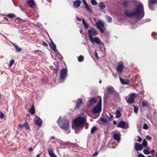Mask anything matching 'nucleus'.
Returning <instances> with one entry per match:
<instances>
[{
	"label": "nucleus",
	"mask_w": 157,
	"mask_h": 157,
	"mask_svg": "<svg viewBox=\"0 0 157 157\" xmlns=\"http://www.w3.org/2000/svg\"><path fill=\"white\" fill-rule=\"evenodd\" d=\"M157 34L156 33H152V34H151V36H155V35H156Z\"/></svg>",
	"instance_id": "0e129e2a"
},
{
	"label": "nucleus",
	"mask_w": 157,
	"mask_h": 157,
	"mask_svg": "<svg viewBox=\"0 0 157 157\" xmlns=\"http://www.w3.org/2000/svg\"><path fill=\"white\" fill-rule=\"evenodd\" d=\"M143 128L144 129L147 130L148 129V127L146 124H144L143 125Z\"/></svg>",
	"instance_id": "c03bdc74"
},
{
	"label": "nucleus",
	"mask_w": 157,
	"mask_h": 157,
	"mask_svg": "<svg viewBox=\"0 0 157 157\" xmlns=\"http://www.w3.org/2000/svg\"><path fill=\"white\" fill-rule=\"evenodd\" d=\"M91 4L94 6H97L98 5V3L95 0H91L90 1Z\"/></svg>",
	"instance_id": "c9c22d12"
},
{
	"label": "nucleus",
	"mask_w": 157,
	"mask_h": 157,
	"mask_svg": "<svg viewBox=\"0 0 157 157\" xmlns=\"http://www.w3.org/2000/svg\"><path fill=\"white\" fill-rule=\"evenodd\" d=\"M29 112L31 113V114L33 115L35 113V109L33 106V105L31 108L29 110Z\"/></svg>",
	"instance_id": "c756f323"
},
{
	"label": "nucleus",
	"mask_w": 157,
	"mask_h": 157,
	"mask_svg": "<svg viewBox=\"0 0 157 157\" xmlns=\"http://www.w3.org/2000/svg\"><path fill=\"white\" fill-rule=\"evenodd\" d=\"M124 13L127 17H132L134 16L138 19L142 18L144 15L143 6L142 3H139L133 11L131 10H126L124 11Z\"/></svg>",
	"instance_id": "f257e3e1"
},
{
	"label": "nucleus",
	"mask_w": 157,
	"mask_h": 157,
	"mask_svg": "<svg viewBox=\"0 0 157 157\" xmlns=\"http://www.w3.org/2000/svg\"><path fill=\"white\" fill-rule=\"evenodd\" d=\"M95 56L98 59L99 57L98 56V54L96 51L95 52Z\"/></svg>",
	"instance_id": "13d9d810"
},
{
	"label": "nucleus",
	"mask_w": 157,
	"mask_h": 157,
	"mask_svg": "<svg viewBox=\"0 0 157 157\" xmlns=\"http://www.w3.org/2000/svg\"><path fill=\"white\" fill-rule=\"evenodd\" d=\"M142 144L143 145V147H147V142L145 139H144L143 141Z\"/></svg>",
	"instance_id": "473e14b6"
},
{
	"label": "nucleus",
	"mask_w": 157,
	"mask_h": 157,
	"mask_svg": "<svg viewBox=\"0 0 157 157\" xmlns=\"http://www.w3.org/2000/svg\"><path fill=\"white\" fill-rule=\"evenodd\" d=\"M37 118H38L35 120V123L36 125L38 126H41L42 123V121L39 117H38Z\"/></svg>",
	"instance_id": "dca6fc26"
},
{
	"label": "nucleus",
	"mask_w": 157,
	"mask_h": 157,
	"mask_svg": "<svg viewBox=\"0 0 157 157\" xmlns=\"http://www.w3.org/2000/svg\"><path fill=\"white\" fill-rule=\"evenodd\" d=\"M89 37L90 38L93 36H95L98 34L97 30L93 27H91L88 31Z\"/></svg>",
	"instance_id": "6e6552de"
},
{
	"label": "nucleus",
	"mask_w": 157,
	"mask_h": 157,
	"mask_svg": "<svg viewBox=\"0 0 157 157\" xmlns=\"http://www.w3.org/2000/svg\"><path fill=\"white\" fill-rule=\"evenodd\" d=\"M44 45L45 46H48V44L44 42Z\"/></svg>",
	"instance_id": "e2e57ef3"
},
{
	"label": "nucleus",
	"mask_w": 157,
	"mask_h": 157,
	"mask_svg": "<svg viewBox=\"0 0 157 157\" xmlns=\"http://www.w3.org/2000/svg\"><path fill=\"white\" fill-rule=\"evenodd\" d=\"M33 150V148L32 147H30L29 149V151H31Z\"/></svg>",
	"instance_id": "69168bd1"
},
{
	"label": "nucleus",
	"mask_w": 157,
	"mask_h": 157,
	"mask_svg": "<svg viewBox=\"0 0 157 157\" xmlns=\"http://www.w3.org/2000/svg\"><path fill=\"white\" fill-rule=\"evenodd\" d=\"M48 151L49 155L50 157H57L54 154L53 150L50 148L48 149Z\"/></svg>",
	"instance_id": "aec40b11"
},
{
	"label": "nucleus",
	"mask_w": 157,
	"mask_h": 157,
	"mask_svg": "<svg viewBox=\"0 0 157 157\" xmlns=\"http://www.w3.org/2000/svg\"><path fill=\"white\" fill-rule=\"evenodd\" d=\"M14 63V60L12 59L11 60L9 63V66L10 67H11Z\"/></svg>",
	"instance_id": "58836bf2"
},
{
	"label": "nucleus",
	"mask_w": 157,
	"mask_h": 157,
	"mask_svg": "<svg viewBox=\"0 0 157 157\" xmlns=\"http://www.w3.org/2000/svg\"><path fill=\"white\" fill-rule=\"evenodd\" d=\"M3 117H4L3 114L2 112H1L0 113V118H2Z\"/></svg>",
	"instance_id": "603ef678"
},
{
	"label": "nucleus",
	"mask_w": 157,
	"mask_h": 157,
	"mask_svg": "<svg viewBox=\"0 0 157 157\" xmlns=\"http://www.w3.org/2000/svg\"><path fill=\"white\" fill-rule=\"evenodd\" d=\"M89 102L90 104H94L96 102L97 99L95 98H91L89 100Z\"/></svg>",
	"instance_id": "393cba45"
},
{
	"label": "nucleus",
	"mask_w": 157,
	"mask_h": 157,
	"mask_svg": "<svg viewBox=\"0 0 157 157\" xmlns=\"http://www.w3.org/2000/svg\"><path fill=\"white\" fill-rule=\"evenodd\" d=\"M120 80L121 82L123 84L127 85L129 84L130 83V80L124 79L121 78H120Z\"/></svg>",
	"instance_id": "f3484780"
},
{
	"label": "nucleus",
	"mask_w": 157,
	"mask_h": 157,
	"mask_svg": "<svg viewBox=\"0 0 157 157\" xmlns=\"http://www.w3.org/2000/svg\"><path fill=\"white\" fill-rule=\"evenodd\" d=\"M115 115H116V117L118 118L120 117L121 116V114L120 111L119 110H117L115 113Z\"/></svg>",
	"instance_id": "72a5a7b5"
},
{
	"label": "nucleus",
	"mask_w": 157,
	"mask_h": 157,
	"mask_svg": "<svg viewBox=\"0 0 157 157\" xmlns=\"http://www.w3.org/2000/svg\"><path fill=\"white\" fill-rule=\"evenodd\" d=\"M6 16L10 18H14L16 17V15L13 13H10L7 14Z\"/></svg>",
	"instance_id": "cd10ccee"
},
{
	"label": "nucleus",
	"mask_w": 157,
	"mask_h": 157,
	"mask_svg": "<svg viewBox=\"0 0 157 157\" xmlns=\"http://www.w3.org/2000/svg\"><path fill=\"white\" fill-rule=\"evenodd\" d=\"M28 3L30 5V7L32 8H33L35 6V2L33 0H29Z\"/></svg>",
	"instance_id": "a878e982"
},
{
	"label": "nucleus",
	"mask_w": 157,
	"mask_h": 157,
	"mask_svg": "<svg viewBox=\"0 0 157 157\" xmlns=\"http://www.w3.org/2000/svg\"><path fill=\"white\" fill-rule=\"evenodd\" d=\"M100 121L103 123H105L107 122L108 121L106 118L104 117H101L100 118L99 121Z\"/></svg>",
	"instance_id": "7c9ffc66"
},
{
	"label": "nucleus",
	"mask_w": 157,
	"mask_h": 157,
	"mask_svg": "<svg viewBox=\"0 0 157 157\" xmlns=\"http://www.w3.org/2000/svg\"><path fill=\"white\" fill-rule=\"evenodd\" d=\"M134 147L136 151H140L143 149L142 145L138 143H135Z\"/></svg>",
	"instance_id": "f8f14e48"
},
{
	"label": "nucleus",
	"mask_w": 157,
	"mask_h": 157,
	"mask_svg": "<svg viewBox=\"0 0 157 157\" xmlns=\"http://www.w3.org/2000/svg\"><path fill=\"white\" fill-rule=\"evenodd\" d=\"M99 6L101 9H103L105 7V5L102 2H101L99 3Z\"/></svg>",
	"instance_id": "2f4dec72"
},
{
	"label": "nucleus",
	"mask_w": 157,
	"mask_h": 157,
	"mask_svg": "<svg viewBox=\"0 0 157 157\" xmlns=\"http://www.w3.org/2000/svg\"><path fill=\"white\" fill-rule=\"evenodd\" d=\"M102 100L100 98L97 105L92 110V112L94 114H96L101 112V110Z\"/></svg>",
	"instance_id": "39448f33"
},
{
	"label": "nucleus",
	"mask_w": 157,
	"mask_h": 157,
	"mask_svg": "<svg viewBox=\"0 0 157 157\" xmlns=\"http://www.w3.org/2000/svg\"><path fill=\"white\" fill-rule=\"evenodd\" d=\"M58 69H59V68L57 67L56 68H54V71H53L54 72V73H56L58 71Z\"/></svg>",
	"instance_id": "de8ad7c7"
},
{
	"label": "nucleus",
	"mask_w": 157,
	"mask_h": 157,
	"mask_svg": "<svg viewBox=\"0 0 157 157\" xmlns=\"http://www.w3.org/2000/svg\"><path fill=\"white\" fill-rule=\"evenodd\" d=\"M83 59L84 57L81 55L78 58V60L79 62H82L83 61Z\"/></svg>",
	"instance_id": "e433bc0d"
},
{
	"label": "nucleus",
	"mask_w": 157,
	"mask_h": 157,
	"mask_svg": "<svg viewBox=\"0 0 157 157\" xmlns=\"http://www.w3.org/2000/svg\"><path fill=\"white\" fill-rule=\"evenodd\" d=\"M138 157H145L143 154H140L138 155Z\"/></svg>",
	"instance_id": "864d4df0"
},
{
	"label": "nucleus",
	"mask_w": 157,
	"mask_h": 157,
	"mask_svg": "<svg viewBox=\"0 0 157 157\" xmlns=\"http://www.w3.org/2000/svg\"><path fill=\"white\" fill-rule=\"evenodd\" d=\"M68 71L67 68H64L60 71V82H63L66 78L67 75Z\"/></svg>",
	"instance_id": "20e7f679"
},
{
	"label": "nucleus",
	"mask_w": 157,
	"mask_h": 157,
	"mask_svg": "<svg viewBox=\"0 0 157 157\" xmlns=\"http://www.w3.org/2000/svg\"><path fill=\"white\" fill-rule=\"evenodd\" d=\"M98 44L99 45V47L101 49V50L102 48H104V45L103 43L101 41V43L99 44Z\"/></svg>",
	"instance_id": "79ce46f5"
},
{
	"label": "nucleus",
	"mask_w": 157,
	"mask_h": 157,
	"mask_svg": "<svg viewBox=\"0 0 157 157\" xmlns=\"http://www.w3.org/2000/svg\"><path fill=\"white\" fill-rule=\"evenodd\" d=\"M19 126L22 129L25 128L27 130L30 129L29 125L27 121H25L23 124H19Z\"/></svg>",
	"instance_id": "4468645a"
},
{
	"label": "nucleus",
	"mask_w": 157,
	"mask_h": 157,
	"mask_svg": "<svg viewBox=\"0 0 157 157\" xmlns=\"http://www.w3.org/2000/svg\"><path fill=\"white\" fill-rule=\"evenodd\" d=\"M99 116V114H97V115L95 116H92V117L94 119H96V118H97V117H98Z\"/></svg>",
	"instance_id": "6e6d98bb"
},
{
	"label": "nucleus",
	"mask_w": 157,
	"mask_h": 157,
	"mask_svg": "<svg viewBox=\"0 0 157 157\" xmlns=\"http://www.w3.org/2000/svg\"><path fill=\"white\" fill-rule=\"evenodd\" d=\"M85 122V118L82 117H79L74 120L72 128L75 129V133H78L79 132Z\"/></svg>",
	"instance_id": "f03ea898"
},
{
	"label": "nucleus",
	"mask_w": 157,
	"mask_h": 157,
	"mask_svg": "<svg viewBox=\"0 0 157 157\" xmlns=\"http://www.w3.org/2000/svg\"><path fill=\"white\" fill-rule=\"evenodd\" d=\"M11 44L14 47L16 52H21L22 50L21 48H19L16 44L12 43Z\"/></svg>",
	"instance_id": "412c9836"
},
{
	"label": "nucleus",
	"mask_w": 157,
	"mask_h": 157,
	"mask_svg": "<svg viewBox=\"0 0 157 157\" xmlns=\"http://www.w3.org/2000/svg\"><path fill=\"white\" fill-rule=\"evenodd\" d=\"M146 117L147 119H150V118L149 116V115H148V114H146Z\"/></svg>",
	"instance_id": "052dcab7"
},
{
	"label": "nucleus",
	"mask_w": 157,
	"mask_h": 157,
	"mask_svg": "<svg viewBox=\"0 0 157 157\" xmlns=\"http://www.w3.org/2000/svg\"><path fill=\"white\" fill-rule=\"evenodd\" d=\"M82 23L85 28L86 29H87L89 27L88 24L85 21V20L83 18H82Z\"/></svg>",
	"instance_id": "bb28decb"
},
{
	"label": "nucleus",
	"mask_w": 157,
	"mask_h": 157,
	"mask_svg": "<svg viewBox=\"0 0 157 157\" xmlns=\"http://www.w3.org/2000/svg\"><path fill=\"white\" fill-rule=\"evenodd\" d=\"M112 94H113L115 97L116 98L118 97L119 95V94L118 93L116 92L115 90L113 92V93Z\"/></svg>",
	"instance_id": "ea45409f"
},
{
	"label": "nucleus",
	"mask_w": 157,
	"mask_h": 157,
	"mask_svg": "<svg viewBox=\"0 0 157 157\" xmlns=\"http://www.w3.org/2000/svg\"><path fill=\"white\" fill-rule=\"evenodd\" d=\"M146 138L148 140H151V137L148 135L146 136Z\"/></svg>",
	"instance_id": "8fccbe9b"
},
{
	"label": "nucleus",
	"mask_w": 157,
	"mask_h": 157,
	"mask_svg": "<svg viewBox=\"0 0 157 157\" xmlns=\"http://www.w3.org/2000/svg\"><path fill=\"white\" fill-rule=\"evenodd\" d=\"M19 8L22 11H24L22 7L21 6H19Z\"/></svg>",
	"instance_id": "bf43d9fd"
},
{
	"label": "nucleus",
	"mask_w": 157,
	"mask_h": 157,
	"mask_svg": "<svg viewBox=\"0 0 157 157\" xmlns=\"http://www.w3.org/2000/svg\"><path fill=\"white\" fill-rule=\"evenodd\" d=\"M57 122L61 128L64 130L65 133L68 134L70 132L69 121L65 117H59Z\"/></svg>",
	"instance_id": "7ed1b4c3"
},
{
	"label": "nucleus",
	"mask_w": 157,
	"mask_h": 157,
	"mask_svg": "<svg viewBox=\"0 0 157 157\" xmlns=\"http://www.w3.org/2000/svg\"><path fill=\"white\" fill-rule=\"evenodd\" d=\"M157 4V0H149L148 1V6L151 10H155V5Z\"/></svg>",
	"instance_id": "0eeeda50"
},
{
	"label": "nucleus",
	"mask_w": 157,
	"mask_h": 157,
	"mask_svg": "<svg viewBox=\"0 0 157 157\" xmlns=\"http://www.w3.org/2000/svg\"><path fill=\"white\" fill-rule=\"evenodd\" d=\"M155 151L154 150H152L151 151H150V154L154 153Z\"/></svg>",
	"instance_id": "680f3d73"
},
{
	"label": "nucleus",
	"mask_w": 157,
	"mask_h": 157,
	"mask_svg": "<svg viewBox=\"0 0 157 157\" xmlns=\"http://www.w3.org/2000/svg\"><path fill=\"white\" fill-rule=\"evenodd\" d=\"M128 4V2L127 1H124L123 3V5L124 7H126Z\"/></svg>",
	"instance_id": "a19ab883"
},
{
	"label": "nucleus",
	"mask_w": 157,
	"mask_h": 157,
	"mask_svg": "<svg viewBox=\"0 0 157 157\" xmlns=\"http://www.w3.org/2000/svg\"><path fill=\"white\" fill-rule=\"evenodd\" d=\"M143 152L146 155H148L150 154V151L146 149H144Z\"/></svg>",
	"instance_id": "4c0bfd02"
},
{
	"label": "nucleus",
	"mask_w": 157,
	"mask_h": 157,
	"mask_svg": "<svg viewBox=\"0 0 157 157\" xmlns=\"http://www.w3.org/2000/svg\"><path fill=\"white\" fill-rule=\"evenodd\" d=\"M124 67V65L122 64H119L117 66V71L118 73H121Z\"/></svg>",
	"instance_id": "6ab92c4d"
},
{
	"label": "nucleus",
	"mask_w": 157,
	"mask_h": 157,
	"mask_svg": "<svg viewBox=\"0 0 157 157\" xmlns=\"http://www.w3.org/2000/svg\"><path fill=\"white\" fill-rule=\"evenodd\" d=\"M113 117V116L110 113H109V116L108 117V118L110 119V118H111Z\"/></svg>",
	"instance_id": "5fc2aeb1"
},
{
	"label": "nucleus",
	"mask_w": 157,
	"mask_h": 157,
	"mask_svg": "<svg viewBox=\"0 0 157 157\" xmlns=\"http://www.w3.org/2000/svg\"><path fill=\"white\" fill-rule=\"evenodd\" d=\"M97 128L96 126H94L92 127V128L91 129V133H94L97 130Z\"/></svg>",
	"instance_id": "f704fd0d"
},
{
	"label": "nucleus",
	"mask_w": 157,
	"mask_h": 157,
	"mask_svg": "<svg viewBox=\"0 0 157 157\" xmlns=\"http://www.w3.org/2000/svg\"><path fill=\"white\" fill-rule=\"evenodd\" d=\"M137 138L138 139L137 140V141L140 142L142 140V138L140 137V136H137Z\"/></svg>",
	"instance_id": "49530a36"
},
{
	"label": "nucleus",
	"mask_w": 157,
	"mask_h": 157,
	"mask_svg": "<svg viewBox=\"0 0 157 157\" xmlns=\"http://www.w3.org/2000/svg\"><path fill=\"white\" fill-rule=\"evenodd\" d=\"M105 18L107 21L109 23H111L112 21V18L110 16H109L107 15H105Z\"/></svg>",
	"instance_id": "c85d7f7f"
},
{
	"label": "nucleus",
	"mask_w": 157,
	"mask_h": 157,
	"mask_svg": "<svg viewBox=\"0 0 157 157\" xmlns=\"http://www.w3.org/2000/svg\"><path fill=\"white\" fill-rule=\"evenodd\" d=\"M89 39L92 44L95 45V44H99L101 43V40L98 37H93L89 38Z\"/></svg>",
	"instance_id": "9d476101"
},
{
	"label": "nucleus",
	"mask_w": 157,
	"mask_h": 157,
	"mask_svg": "<svg viewBox=\"0 0 157 157\" xmlns=\"http://www.w3.org/2000/svg\"><path fill=\"white\" fill-rule=\"evenodd\" d=\"M120 134V133H119L118 134L116 133L114 134L113 136L114 139L117 141L120 140L121 139Z\"/></svg>",
	"instance_id": "4be33fe9"
},
{
	"label": "nucleus",
	"mask_w": 157,
	"mask_h": 157,
	"mask_svg": "<svg viewBox=\"0 0 157 157\" xmlns=\"http://www.w3.org/2000/svg\"><path fill=\"white\" fill-rule=\"evenodd\" d=\"M113 124H114V125H115V124H117V122H116V121H113Z\"/></svg>",
	"instance_id": "774afa93"
},
{
	"label": "nucleus",
	"mask_w": 157,
	"mask_h": 157,
	"mask_svg": "<svg viewBox=\"0 0 157 157\" xmlns=\"http://www.w3.org/2000/svg\"><path fill=\"white\" fill-rule=\"evenodd\" d=\"M136 97V94L135 93H132L129 94L128 96L126 98L127 102L130 104L134 102V99Z\"/></svg>",
	"instance_id": "423d86ee"
},
{
	"label": "nucleus",
	"mask_w": 157,
	"mask_h": 157,
	"mask_svg": "<svg viewBox=\"0 0 157 157\" xmlns=\"http://www.w3.org/2000/svg\"><path fill=\"white\" fill-rule=\"evenodd\" d=\"M82 2L84 4V5L86 7V10L90 12H91L92 10L90 9V8L89 7V6L88 5V4H87V3H86V1L85 0H82Z\"/></svg>",
	"instance_id": "5701e85b"
},
{
	"label": "nucleus",
	"mask_w": 157,
	"mask_h": 157,
	"mask_svg": "<svg viewBox=\"0 0 157 157\" xmlns=\"http://www.w3.org/2000/svg\"><path fill=\"white\" fill-rule=\"evenodd\" d=\"M134 109V112L136 113H137L138 110V107H136L135 105H133Z\"/></svg>",
	"instance_id": "37998d69"
},
{
	"label": "nucleus",
	"mask_w": 157,
	"mask_h": 157,
	"mask_svg": "<svg viewBox=\"0 0 157 157\" xmlns=\"http://www.w3.org/2000/svg\"><path fill=\"white\" fill-rule=\"evenodd\" d=\"M98 152H95L93 155V157H94L95 156H96L98 154Z\"/></svg>",
	"instance_id": "4d7b16f0"
},
{
	"label": "nucleus",
	"mask_w": 157,
	"mask_h": 157,
	"mask_svg": "<svg viewBox=\"0 0 157 157\" xmlns=\"http://www.w3.org/2000/svg\"><path fill=\"white\" fill-rule=\"evenodd\" d=\"M36 25L37 27H40L41 26V24L40 22H38L36 23Z\"/></svg>",
	"instance_id": "3c124183"
},
{
	"label": "nucleus",
	"mask_w": 157,
	"mask_h": 157,
	"mask_svg": "<svg viewBox=\"0 0 157 157\" xmlns=\"http://www.w3.org/2000/svg\"><path fill=\"white\" fill-rule=\"evenodd\" d=\"M95 25L96 27L100 30L102 33H104V31L101 29L102 27H104V24L103 21L101 20L98 21V22L95 23Z\"/></svg>",
	"instance_id": "1a4fd4ad"
},
{
	"label": "nucleus",
	"mask_w": 157,
	"mask_h": 157,
	"mask_svg": "<svg viewBox=\"0 0 157 157\" xmlns=\"http://www.w3.org/2000/svg\"><path fill=\"white\" fill-rule=\"evenodd\" d=\"M117 127L125 129L128 128V125L124 121H121L117 125Z\"/></svg>",
	"instance_id": "9b49d317"
},
{
	"label": "nucleus",
	"mask_w": 157,
	"mask_h": 157,
	"mask_svg": "<svg viewBox=\"0 0 157 157\" xmlns=\"http://www.w3.org/2000/svg\"><path fill=\"white\" fill-rule=\"evenodd\" d=\"M49 44L50 48H51L52 51H54L55 52L59 54V53L58 52L56 49V44H54L52 41L50 42Z\"/></svg>",
	"instance_id": "ddd939ff"
},
{
	"label": "nucleus",
	"mask_w": 157,
	"mask_h": 157,
	"mask_svg": "<svg viewBox=\"0 0 157 157\" xmlns=\"http://www.w3.org/2000/svg\"><path fill=\"white\" fill-rule=\"evenodd\" d=\"M142 104L143 107H146L147 106V103L144 101L142 102Z\"/></svg>",
	"instance_id": "a18cd8bd"
},
{
	"label": "nucleus",
	"mask_w": 157,
	"mask_h": 157,
	"mask_svg": "<svg viewBox=\"0 0 157 157\" xmlns=\"http://www.w3.org/2000/svg\"><path fill=\"white\" fill-rule=\"evenodd\" d=\"M82 100L81 99H79L78 100L76 103V105L75 108V109H77L79 108L82 103Z\"/></svg>",
	"instance_id": "a211bd4d"
},
{
	"label": "nucleus",
	"mask_w": 157,
	"mask_h": 157,
	"mask_svg": "<svg viewBox=\"0 0 157 157\" xmlns=\"http://www.w3.org/2000/svg\"><path fill=\"white\" fill-rule=\"evenodd\" d=\"M77 19L79 21H81V19L80 17H77Z\"/></svg>",
	"instance_id": "338daca9"
},
{
	"label": "nucleus",
	"mask_w": 157,
	"mask_h": 157,
	"mask_svg": "<svg viewBox=\"0 0 157 157\" xmlns=\"http://www.w3.org/2000/svg\"><path fill=\"white\" fill-rule=\"evenodd\" d=\"M114 91L113 87L111 86H109L107 88V92L109 94H112Z\"/></svg>",
	"instance_id": "b1692460"
},
{
	"label": "nucleus",
	"mask_w": 157,
	"mask_h": 157,
	"mask_svg": "<svg viewBox=\"0 0 157 157\" xmlns=\"http://www.w3.org/2000/svg\"><path fill=\"white\" fill-rule=\"evenodd\" d=\"M151 20V19L150 18H146V19L144 20V22H149Z\"/></svg>",
	"instance_id": "09e8293b"
},
{
	"label": "nucleus",
	"mask_w": 157,
	"mask_h": 157,
	"mask_svg": "<svg viewBox=\"0 0 157 157\" xmlns=\"http://www.w3.org/2000/svg\"><path fill=\"white\" fill-rule=\"evenodd\" d=\"M81 1L79 0H77L73 2V6L75 8H78L81 4Z\"/></svg>",
	"instance_id": "2eb2a0df"
}]
</instances>
